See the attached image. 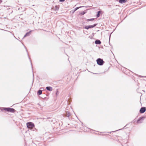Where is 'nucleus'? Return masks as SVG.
<instances>
[{"label":"nucleus","instance_id":"10","mask_svg":"<svg viewBox=\"0 0 146 146\" xmlns=\"http://www.w3.org/2000/svg\"><path fill=\"white\" fill-rule=\"evenodd\" d=\"M127 1V0H119V2L121 3H125Z\"/></svg>","mask_w":146,"mask_h":146},{"label":"nucleus","instance_id":"21","mask_svg":"<svg viewBox=\"0 0 146 146\" xmlns=\"http://www.w3.org/2000/svg\"><path fill=\"white\" fill-rule=\"evenodd\" d=\"M121 129H119V130H121Z\"/></svg>","mask_w":146,"mask_h":146},{"label":"nucleus","instance_id":"5","mask_svg":"<svg viewBox=\"0 0 146 146\" xmlns=\"http://www.w3.org/2000/svg\"><path fill=\"white\" fill-rule=\"evenodd\" d=\"M146 110V109L145 107H142L140 110V112L141 113H143L145 112Z\"/></svg>","mask_w":146,"mask_h":146},{"label":"nucleus","instance_id":"19","mask_svg":"<svg viewBox=\"0 0 146 146\" xmlns=\"http://www.w3.org/2000/svg\"><path fill=\"white\" fill-rule=\"evenodd\" d=\"M2 2V1L1 0H0V3H1Z\"/></svg>","mask_w":146,"mask_h":146},{"label":"nucleus","instance_id":"20","mask_svg":"<svg viewBox=\"0 0 146 146\" xmlns=\"http://www.w3.org/2000/svg\"><path fill=\"white\" fill-rule=\"evenodd\" d=\"M0 109L1 110V111H3V110L2 109V108H1V107H0Z\"/></svg>","mask_w":146,"mask_h":146},{"label":"nucleus","instance_id":"3","mask_svg":"<svg viewBox=\"0 0 146 146\" xmlns=\"http://www.w3.org/2000/svg\"><path fill=\"white\" fill-rule=\"evenodd\" d=\"M3 110H6L7 111L12 113L14 112L15 111V110L14 109L11 108H3Z\"/></svg>","mask_w":146,"mask_h":146},{"label":"nucleus","instance_id":"16","mask_svg":"<svg viewBox=\"0 0 146 146\" xmlns=\"http://www.w3.org/2000/svg\"><path fill=\"white\" fill-rule=\"evenodd\" d=\"M94 20V19L92 18V19H88L87 21H93V20Z\"/></svg>","mask_w":146,"mask_h":146},{"label":"nucleus","instance_id":"6","mask_svg":"<svg viewBox=\"0 0 146 146\" xmlns=\"http://www.w3.org/2000/svg\"><path fill=\"white\" fill-rule=\"evenodd\" d=\"M95 43L96 44H100L101 43V42L100 40H95Z\"/></svg>","mask_w":146,"mask_h":146},{"label":"nucleus","instance_id":"8","mask_svg":"<svg viewBox=\"0 0 146 146\" xmlns=\"http://www.w3.org/2000/svg\"><path fill=\"white\" fill-rule=\"evenodd\" d=\"M32 31H29V32L27 33L25 35H24L23 38H25V37H26V36H28L30 35L31 32Z\"/></svg>","mask_w":146,"mask_h":146},{"label":"nucleus","instance_id":"9","mask_svg":"<svg viewBox=\"0 0 146 146\" xmlns=\"http://www.w3.org/2000/svg\"><path fill=\"white\" fill-rule=\"evenodd\" d=\"M46 89L47 90L50 91H51L52 90V88L50 86H47L46 87Z\"/></svg>","mask_w":146,"mask_h":146},{"label":"nucleus","instance_id":"7","mask_svg":"<svg viewBox=\"0 0 146 146\" xmlns=\"http://www.w3.org/2000/svg\"><path fill=\"white\" fill-rule=\"evenodd\" d=\"M143 117H140V118L138 119L137 121V123H142V121H141V120L143 119Z\"/></svg>","mask_w":146,"mask_h":146},{"label":"nucleus","instance_id":"11","mask_svg":"<svg viewBox=\"0 0 146 146\" xmlns=\"http://www.w3.org/2000/svg\"><path fill=\"white\" fill-rule=\"evenodd\" d=\"M101 13V11H99L97 12V14L96 15V16L97 17H98L100 16V14Z\"/></svg>","mask_w":146,"mask_h":146},{"label":"nucleus","instance_id":"1","mask_svg":"<svg viewBox=\"0 0 146 146\" xmlns=\"http://www.w3.org/2000/svg\"><path fill=\"white\" fill-rule=\"evenodd\" d=\"M27 125L28 128L30 129H31L35 126L34 123L31 122L27 123Z\"/></svg>","mask_w":146,"mask_h":146},{"label":"nucleus","instance_id":"15","mask_svg":"<svg viewBox=\"0 0 146 146\" xmlns=\"http://www.w3.org/2000/svg\"><path fill=\"white\" fill-rule=\"evenodd\" d=\"M84 7V6H80V7H77L74 9V11H76L77 10H78V9H79L80 8L82 7Z\"/></svg>","mask_w":146,"mask_h":146},{"label":"nucleus","instance_id":"18","mask_svg":"<svg viewBox=\"0 0 146 146\" xmlns=\"http://www.w3.org/2000/svg\"><path fill=\"white\" fill-rule=\"evenodd\" d=\"M65 0H59L60 2H62L64 1Z\"/></svg>","mask_w":146,"mask_h":146},{"label":"nucleus","instance_id":"13","mask_svg":"<svg viewBox=\"0 0 146 146\" xmlns=\"http://www.w3.org/2000/svg\"><path fill=\"white\" fill-rule=\"evenodd\" d=\"M42 90H39L37 92V94L39 95H40L42 94Z\"/></svg>","mask_w":146,"mask_h":146},{"label":"nucleus","instance_id":"2","mask_svg":"<svg viewBox=\"0 0 146 146\" xmlns=\"http://www.w3.org/2000/svg\"><path fill=\"white\" fill-rule=\"evenodd\" d=\"M96 61L98 64L100 66L103 65L104 63V62L103 61V60L100 58L97 59Z\"/></svg>","mask_w":146,"mask_h":146},{"label":"nucleus","instance_id":"14","mask_svg":"<svg viewBox=\"0 0 146 146\" xmlns=\"http://www.w3.org/2000/svg\"><path fill=\"white\" fill-rule=\"evenodd\" d=\"M59 9V7L58 6V5H56L55 6L54 8V9L55 11L58 10Z\"/></svg>","mask_w":146,"mask_h":146},{"label":"nucleus","instance_id":"17","mask_svg":"<svg viewBox=\"0 0 146 146\" xmlns=\"http://www.w3.org/2000/svg\"><path fill=\"white\" fill-rule=\"evenodd\" d=\"M85 13V12H83L81 13V14L82 15H84Z\"/></svg>","mask_w":146,"mask_h":146},{"label":"nucleus","instance_id":"12","mask_svg":"<svg viewBox=\"0 0 146 146\" xmlns=\"http://www.w3.org/2000/svg\"><path fill=\"white\" fill-rule=\"evenodd\" d=\"M65 115L66 117H69L70 115V113L69 111H66Z\"/></svg>","mask_w":146,"mask_h":146},{"label":"nucleus","instance_id":"22","mask_svg":"<svg viewBox=\"0 0 146 146\" xmlns=\"http://www.w3.org/2000/svg\"><path fill=\"white\" fill-rule=\"evenodd\" d=\"M42 88H40V89H42Z\"/></svg>","mask_w":146,"mask_h":146},{"label":"nucleus","instance_id":"4","mask_svg":"<svg viewBox=\"0 0 146 146\" xmlns=\"http://www.w3.org/2000/svg\"><path fill=\"white\" fill-rule=\"evenodd\" d=\"M97 25V24H95L92 25H89L88 26H84V28H85L86 29H88L90 28H93L95 27L96 25Z\"/></svg>","mask_w":146,"mask_h":146}]
</instances>
